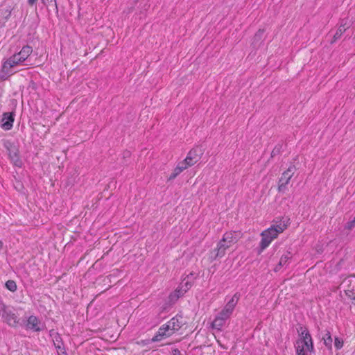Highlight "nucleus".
<instances>
[{"label":"nucleus","mask_w":355,"mask_h":355,"mask_svg":"<svg viewBox=\"0 0 355 355\" xmlns=\"http://www.w3.org/2000/svg\"><path fill=\"white\" fill-rule=\"evenodd\" d=\"M32 53V47L28 45H26L22 47L19 53H15L13 55L6 60L0 70V79L5 80L11 75L16 73L17 71L15 70V69L17 67L21 65L24 62L26 61Z\"/></svg>","instance_id":"obj_1"},{"label":"nucleus","mask_w":355,"mask_h":355,"mask_svg":"<svg viewBox=\"0 0 355 355\" xmlns=\"http://www.w3.org/2000/svg\"><path fill=\"white\" fill-rule=\"evenodd\" d=\"M241 237V233L240 232L230 231L225 232L217 243L216 248L211 251V258L213 260H216L218 258L223 257L226 254V251L232 248Z\"/></svg>","instance_id":"obj_2"},{"label":"nucleus","mask_w":355,"mask_h":355,"mask_svg":"<svg viewBox=\"0 0 355 355\" xmlns=\"http://www.w3.org/2000/svg\"><path fill=\"white\" fill-rule=\"evenodd\" d=\"M288 220V219L281 220L279 223L271 225L261 232V241L259 244L261 251L268 248L271 242L287 228Z\"/></svg>","instance_id":"obj_3"},{"label":"nucleus","mask_w":355,"mask_h":355,"mask_svg":"<svg viewBox=\"0 0 355 355\" xmlns=\"http://www.w3.org/2000/svg\"><path fill=\"white\" fill-rule=\"evenodd\" d=\"M182 318L175 316L171 319L166 324H163L158 330L157 334L153 338L152 340L157 342L164 337H169L175 331H178L182 326Z\"/></svg>","instance_id":"obj_4"},{"label":"nucleus","mask_w":355,"mask_h":355,"mask_svg":"<svg viewBox=\"0 0 355 355\" xmlns=\"http://www.w3.org/2000/svg\"><path fill=\"white\" fill-rule=\"evenodd\" d=\"M239 300L237 294L234 295L232 299L227 303L224 309L218 314L212 322V327L220 330L225 324V321L232 315L234 307Z\"/></svg>","instance_id":"obj_5"},{"label":"nucleus","mask_w":355,"mask_h":355,"mask_svg":"<svg viewBox=\"0 0 355 355\" xmlns=\"http://www.w3.org/2000/svg\"><path fill=\"white\" fill-rule=\"evenodd\" d=\"M197 157H186L179 162L173 172L168 177V180L175 179L180 173L198 162Z\"/></svg>","instance_id":"obj_6"},{"label":"nucleus","mask_w":355,"mask_h":355,"mask_svg":"<svg viewBox=\"0 0 355 355\" xmlns=\"http://www.w3.org/2000/svg\"><path fill=\"white\" fill-rule=\"evenodd\" d=\"M295 171L296 168L295 166H290L288 169L282 173L278 182L277 189L279 192L284 193L287 191V186Z\"/></svg>","instance_id":"obj_7"},{"label":"nucleus","mask_w":355,"mask_h":355,"mask_svg":"<svg viewBox=\"0 0 355 355\" xmlns=\"http://www.w3.org/2000/svg\"><path fill=\"white\" fill-rule=\"evenodd\" d=\"M0 314L3 320L11 327H15L19 322L16 315L3 303H0Z\"/></svg>","instance_id":"obj_8"},{"label":"nucleus","mask_w":355,"mask_h":355,"mask_svg":"<svg viewBox=\"0 0 355 355\" xmlns=\"http://www.w3.org/2000/svg\"><path fill=\"white\" fill-rule=\"evenodd\" d=\"M297 355H309L313 350V341L297 340L295 344Z\"/></svg>","instance_id":"obj_9"},{"label":"nucleus","mask_w":355,"mask_h":355,"mask_svg":"<svg viewBox=\"0 0 355 355\" xmlns=\"http://www.w3.org/2000/svg\"><path fill=\"white\" fill-rule=\"evenodd\" d=\"M14 120V114L12 112L3 113L1 127L5 130H10L13 126Z\"/></svg>","instance_id":"obj_10"},{"label":"nucleus","mask_w":355,"mask_h":355,"mask_svg":"<svg viewBox=\"0 0 355 355\" xmlns=\"http://www.w3.org/2000/svg\"><path fill=\"white\" fill-rule=\"evenodd\" d=\"M348 21L347 19H343L340 21V25L334 34L332 40L331 41V44H334L336 42L343 34L346 31V30L349 28Z\"/></svg>","instance_id":"obj_11"},{"label":"nucleus","mask_w":355,"mask_h":355,"mask_svg":"<svg viewBox=\"0 0 355 355\" xmlns=\"http://www.w3.org/2000/svg\"><path fill=\"white\" fill-rule=\"evenodd\" d=\"M27 327L35 331H39L41 330L40 322L37 317L31 315L28 319Z\"/></svg>","instance_id":"obj_12"},{"label":"nucleus","mask_w":355,"mask_h":355,"mask_svg":"<svg viewBox=\"0 0 355 355\" xmlns=\"http://www.w3.org/2000/svg\"><path fill=\"white\" fill-rule=\"evenodd\" d=\"M3 146L7 150L8 155H17L19 153L17 146L8 140L4 141Z\"/></svg>","instance_id":"obj_13"},{"label":"nucleus","mask_w":355,"mask_h":355,"mask_svg":"<svg viewBox=\"0 0 355 355\" xmlns=\"http://www.w3.org/2000/svg\"><path fill=\"white\" fill-rule=\"evenodd\" d=\"M297 332L300 337L298 340H304L308 341L312 340L311 336L306 328L300 327L297 329Z\"/></svg>","instance_id":"obj_14"},{"label":"nucleus","mask_w":355,"mask_h":355,"mask_svg":"<svg viewBox=\"0 0 355 355\" xmlns=\"http://www.w3.org/2000/svg\"><path fill=\"white\" fill-rule=\"evenodd\" d=\"M186 291H184L180 286L175 289V291L170 295V299L171 301L177 300L179 297L183 296Z\"/></svg>","instance_id":"obj_15"},{"label":"nucleus","mask_w":355,"mask_h":355,"mask_svg":"<svg viewBox=\"0 0 355 355\" xmlns=\"http://www.w3.org/2000/svg\"><path fill=\"white\" fill-rule=\"evenodd\" d=\"M322 340L324 345L329 349H331L332 348V338L329 331H327L325 334L322 336Z\"/></svg>","instance_id":"obj_16"},{"label":"nucleus","mask_w":355,"mask_h":355,"mask_svg":"<svg viewBox=\"0 0 355 355\" xmlns=\"http://www.w3.org/2000/svg\"><path fill=\"white\" fill-rule=\"evenodd\" d=\"M291 259V254L290 252H287L286 254H284L278 263V266L275 268V270H279L282 266L286 265L287 261Z\"/></svg>","instance_id":"obj_17"},{"label":"nucleus","mask_w":355,"mask_h":355,"mask_svg":"<svg viewBox=\"0 0 355 355\" xmlns=\"http://www.w3.org/2000/svg\"><path fill=\"white\" fill-rule=\"evenodd\" d=\"M204 152H205V150L202 148V146H196V147L192 148L189 151V153H188V155H189V156H191V155H203Z\"/></svg>","instance_id":"obj_18"},{"label":"nucleus","mask_w":355,"mask_h":355,"mask_svg":"<svg viewBox=\"0 0 355 355\" xmlns=\"http://www.w3.org/2000/svg\"><path fill=\"white\" fill-rule=\"evenodd\" d=\"M193 283L191 282V280L190 279H183L182 282H181L180 284V286L181 288H182L183 291H186V293L187 292V291H189L192 285H193Z\"/></svg>","instance_id":"obj_19"},{"label":"nucleus","mask_w":355,"mask_h":355,"mask_svg":"<svg viewBox=\"0 0 355 355\" xmlns=\"http://www.w3.org/2000/svg\"><path fill=\"white\" fill-rule=\"evenodd\" d=\"M6 287L12 292H15L17 290V284L13 280L7 281L6 283Z\"/></svg>","instance_id":"obj_20"},{"label":"nucleus","mask_w":355,"mask_h":355,"mask_svg":"<svg viewBox=\"0 0 355 355\" xmlns=\"http://www.w3.org/2000/svg\"><path fill=\"white\" fill-rule=\"evenodd\" d=\"M264 31L262 29H259L254 36V42H258L263 40Z\"/></svg>","instance_id":"obj_21"},{"label":"nucleus","mask_w":355,"mask_h":355,"mask_svg":"<svg viewBox=\"0 0 355 355\" xmlns=\"http://www.w3.org/2000/svg\"><path fill=\"white\" fill-rule=\"evenodd\" d=\"M343 345V340L340 339L339 338L336 337L334 340V346L337 349H340L342 348Z\"/></svg>","instance_id":"obj_22"},{"label":"nucleus","mask_w":355,"mask_h":355,"mask_svg":"<svg viewBox=\"0 0 355 355\" xmlns=\"http://www.w3.org/2000/svg\"><path fill=\"white\" fill-rule=\"evenodd\" d=\"M11 158V161L15 164V165L20 167L22 165V162L19 159V157H10Z\"/></svg>","instance_id":"obj_23"},{"label":"nucleus","mask_w":355,"mask_h":355,"mask_svg":"<svg viewBox=\"0 0 355 355\" xmlns=\"http://www.w3.org/2000/svg\"><path fill=\"white\" fill-rule=\"evenodd\" d=\"M197 275L193 272H191L189 274L187 275V276L184 279H185L186 280L190 279L191 280V282L193 283Z\"/></svg>","instance_id":"obj_24"},{"label":"nucleus","mask_w":355,"mask_h":355,"mask_svg":"<svg viewBox=\"0 0 355 355\" xmlns=\"http://www.w3.org/2000/svg\"><path fill=\"white\" fill-rule=\"evenodd\" d=\"M42 3L44 4V6H50L51 3H54V5L56 6V1L55 0H42Z\"/></svg>","instance_id":"obj_25"},{"label":"nucleus","mask_w":355,"mask_h":355,"mask_svg":"<svg viewBox=\"0 0 355 355\" xmlns=\"http://www.w3.org/2000/svg\"><path fill=\"white\" fill-rule=\"evenodd\" d=\"M29 6H33L36 4L38 0H27Z\"/></svg>","instance_id":"obj_26"},{"label":"nucleus","mask_w":355,"mask_h":355,"mask_svg":"<svg viewBox=\"0 0 355 355\" xmlns=\"http://www.w3.org/2000/svg\"><path fill=\"white\" fill-rule=\"evenodd\" d=\"M3 248V242L0 241V250L2 249Z\"/></svg>","instance_id":"obj_27"},{"label":"nucleus","mask_w":355,"mask_h":355,"mask_svg":"<svg viewBox=\"0 0 355 355\" xmlns=\"http://www.w3.org/2000/svg\"><path fill=\"white\" fill-rule=\"evenodd\" d=\"M275 150H276V148H275V149L273 150V151L272 152L271 155H275V154H276Z\"/></svg>","instance_id":"obj_28"}]
</instances>
